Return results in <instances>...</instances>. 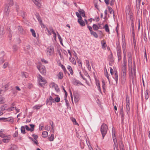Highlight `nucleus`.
Segmentation results:
<instances>
[{
    "instance_id": "obj_13",
    "label": "nucleus",
    "mask_w": 150,
    "mask_h": 150,
    "mask_svg": "<svg viewBox=\"0 0 150 150\" xmlns=\"http://www.w3.org/2000/svg\"><path fill=\"white\" fill-rule=\"evenodd\" d=\"M126 74H121V80L122 82H125L126 80Z\"/></svg>"
},
{
    "instance_id": "obj_21",
    "label": "nucleus",
    "mask_w": 150,
    "mask_h": 150,
    "mask_svg": "<svg viewBox=\"0 0 150 150\" xmlns=\"http://www.w3.org/2000/svg\"><path fill=\"white\" fill-rule=\"evenodd\" d=\"M7 30L8 31V37L10 38H11L12 36V32L10 29V28H8Z\"/></svg>"
},
{
    "instance_id": "obj_57",
    "label": "nucleus",
    "mask_w": 150,
    "mask_h": 150,
    "mask_svg": "<svg viewBox=\"0 0 150 150\" xmlns=\"http://www.w3.org/2000/svg\"><path fill=\"white\" fill-rule=\"evenodd\" d=\"M8 63L7 62H5L4 63V64L3 65V68L5 69L7 67L8 65Z\"/></svg>"
},
{
    "instance_id": "obj_62",
    "label": "nucleus",
    "mask_w": 150,
    "mask_h": 150,
    "mask_svg": "<svg viewBox=\"0 0 150 150\" xmlns=\"http://www.w3.org/2000/svg\"><path fill=\"white\" fill-rule=\"evenodd\" d=\"M102 45L103 48H105L106 46L105 42H104L103 43H102Z\"/></svg>"
},
{
    "instance_id": "obj_51",
    "label": "nucleus",
    "mask_w": 150,
    "mask_h": 150,
    "mask_svg": "<svg viewBox=\"0 0 150 150\" xmlns=\"http://www.w3.org/2000/svg\"><path fill=\"white\" fill-rule=\"evenodd\" d=\"M45 129L48 131L50 129V127L48 126V125H46L45 127Z\"/></svg>"
},
{
    "instance_id": "obj_63",
    "label": "nucleus",
    "mask_w": 150,
    "mask_h": 150,
    "mask_svg": "<svg viewBox=\"0 0 150 150\" xmlns=\"http://www.w3.org/2000/svg\"><path fill=\"white\" fill-rule=\"evenodd\" d=\"M25 128L26 130H27L28 131H29L31 132L30 129L28 127V125L25 126Z\"/></svg>"
},
{
    "instance_id": "obj_10",
    "label": "nucleus",
    "mask_w": 150,
    "mask_h": 150,
    "mask_svg": "<svg viewBox=\"0 0 150 150\" xmlns=\"http://www.w3.org/2000/svg\"><path fill=\"white\" fill-rule=\"evenodd\" d=\"M40 82H42V83H40V85L41 86H43L45 85L46 83V82L45 80H44L43 78L42 79H40L39 80Z\"/></svg>"
},
{
    "instance_id": "obj_29",
    "label": "nucleus",
    "mask_w": 150,
    "mask_h": 150,
    "mask_svg": "<svg viewBox=\"0 0 150 150\" xmlns=\"http://www.w3.org/2000/svg\"><path fill=\"white\" fill-rule=\"evenodd\" d=\"M42 106V105H36L33 107V108L36 110L39 109Z\"/></svg>"
},
{
    "instance_id": "obj_46",
    "label": "nucleus",
    "mask_w": 150,
    "mask_h": 150,
    "mask_svg": "<svg viewBox=\"0 0 150 150\" xmlns=\"http://www.w3.org/2000/svg\"><path fill=\"white\" fill-rule=\"evenodd\" d=\"M126 108H127V113L129 112L130 110V108L129 107V105L128 104H127L126 105Z\"/></svg>"
},
{
    "instance_id": "obj_54",
    "label": "nucleus",
    "mask_w": 150,
    "mask_h": 150,
    "mask_svg": "<svg viewBox=\"0 0 150 150\" xmlns=\"http://www.w3.org/2000/svg\"><path fill=\"white\" fill-rule=\"evenodd\" d=\"M11 136L10 135H5V137L3 139H7V138H9V139H10L11 138Z\"/></svg>"
},
{
    "instance_id": "obj_15",
    "label": "nucleus",
    "mask_w": 150,
    "mask_h": 150,
    "mask_svg": "<svg viewBox=\"0 0 150 150\" xmlns=\"http://www.w3.org/2000/svg\"><path fill=\"white\" fill-rule=\"evenodd\" d=\"M89 62L88 60H86V66L88 69V70L89 71H91V67L90 65L89 64Z\"/></svg>"
},
{
    "instance_id": "obj_24",
    "label": "nucleus",
    "mask_w": 150,
    "mask_h": 150,
    "mask_svg": "<svg viewBox=\"0 0 150 150\" xmlns=\"http://www.w3.org/2000/svg\"><path fill=\"white\" fill-rule=\"evenodd\" d=\"M47 102L50 103H54V99L52 96H50L48 101L47 102Z\"/></svg>"
},
{
    "instance_id": "obj_30",
    "label": "nucleus",
    "mask_w": 150,
    "mask_h": 150,
    "mask_svg": "<svg viewBox=\"0 0 150 150\" xmlns=\"http://www.w3.org/2000/svg\"><path fill=\"white\" fill-rule=\"evenodd\" d=\"M93 28L94 30H97L99 29V27L96 24H93Z\"/></svg>"
},
{
    "instance_id": "obj_64",
    "label": "nucleus",
    "mask_w": 150,
    "mask_h": 150,
    "mask_svg": "<svg viewBox=\"0 0 150 150\" xmlns=\"http://www.w3.org/2000/svg\"><path fill=\"white\" fill-rule=\"evenodd\" d=\"M3 100L4 98L3 97H0V103H4Z\"/></svg>"
},
{
    "instance_id": "obj_14",
    "label": "nucleus",
    "mask_w": 150,
    "mask_h": 150,
    "mask_svg": "<svg viewBox=\"0 0 150 150\" xmlns=\"http://www.w3.org/2000/svg\"><path fill=\"white\" fill-rule=\"evenodd\" d=\"M114 76V77L113 78L115 79L116 82V83L117 84V81L118 80V76L117 72V71H115Z\"/></svg>"
},
{
    "instance_id": "obj_20",
    "label": "nucleus",
    "mask_w": 150,
    "mask_h": 150,
    "mask_svg": "<svg viewBox=\"0 0 150 150\" xmlns=\"http://www.w3.org/2000/svg\"><path fill=\"white\" fill-rule=\"evenodd\" d=\"M34 3L38 6L40 7V4L39 2V0H32Z\"/></svg>"
},
{
    "instance_id": "obj_37",
    "label": "nucleus",
    "mask_w": 150,
    "mask_h": 150,
    "mask_svg": "<svg viewBox=\"0 0 150 150\" xmlns=\"http://www.w3.org/2000/svg\"><path fill=\"white\" fill-rule=\"evenodd\" d=\"M74 99L76 103L77 102L79 99V97L75 95H74Z\"/></svg>"
},
{
    "instance_id": "obj_58",
    "label": "nucleus",
    "mask_w": 150,
    "mask_h": 150,
    "mask_svg": "<svg viewBox=\"0 0 150 150\" xmlns=\"http://www.w3.org/2000/svg\"><path fill=\"white\" fill-rule=\"evenodd\" d=\"M115 1V0H110V4L111 6H112L114 3V2Z\"/></svg>"
},
{
    "instance_id": "obj_39",
    "label": "nucleus",
    "mask_w": 150,
    "mask_h": 150,
    "mask_svg": "<svg viewBox=\"0 0 150 150\" xmlns=\"http://www.w3.org/2000/svg\"><path fill=\"white\" fill-rule=\"evenodd\" d=\"M21 74L23 77H25L26 78L28 76V74L26 72H22Z\"/></svg>"
},
{
    "instance_id": "obj_23",
    "label": "nucleus",
    "mask_w": 150,
    "mask_h": 150,
    "mask_svg": "<svg viewBox=\"0 0 150 150\" xmlns=\"http://www.w3.org/2000/svg\"><path fill=\"white\" fill-rule=\"evenodd\" d=\"M70 119L74 125H79L78 123L77 122L75 118L71 117L70 118Z\"/></svg>"
},
{
    "instance_id": "obj_36",
    "label": "nucleus",
    "mask_w": 150,
    "mask_h": 150,
    "mask_svg": "<svg viewBox=\"0 0 150 150\" xmlns=\"http://www.w3.org/2000/svg\"><path fill=\"white\" fill-rule=\"evenodd\" d=\"M10 140V139L9 138L7 139H2L3 142L5 143H8Z\"/></svg>"
},
{
    "instance_id": "obj_1",
    "label": "nucleus",
    "mask_w": 150,
    "mask_h": 150,
    "mask_svg": "<svg viewBox=\"0 0 150 150\" xmlns=\"http://www.w3.org/2000/svg\"><path fill=\"white\" fill-rule=\"evenodd\" d=\"M8 2V4H6L4 10V12L5 15L7 16H8L10 12V8L9 6H12L13 4V0H7Z\"/></svg>"
},
{
    "instance_id": "obj_56",
    "label": "nucleus",
    "mask_w": 150,
    "mask_h": 150,
    "mask_svg": "<svg viewBox=\"0 0 150 150\" xmlns=\"http://www.w3.org/2000/svg\"><path fill=\"white\" fill-rule=\"evenodd\" d=\"M4 33L3 28H0V34L3 35Z\"/></svg>"
},
{
    "instance_id": "obj_32",
    "label": "nucleus",
    "mask_w": 150,
    "mask_h": 150,
    "mask_svg": "<svg viewBox=\"0 0 150 150\" xmlns=\"http://www.w3.org/2000/svg\"><path fill=\"white\" fill-rule=\"evenodd\" d=\"M91 35H93L95 38H98V35L95 32L92 31L91 33Z\"/></svg>"
},
{
    "instance_id": "obj_50",
    "label": "nucleus",
    "mask_w": 150,
    "mask_h": 150,
    "mask_svg": "<svg viewBox=\"0 0 150 150\" xmlns=\"http://www.w3.org/2000/svg\"><path fill=\"white\" fill-rule=\"evenodd\" d=\"M120 114H121V117L122 118L124 116L123 115V108H122L120 111Z\"/></svg>"
},
{
    "instance_id": "obj_49",
    "label": "nucleus",
    "mask_w": 150,
    "mask_h": 150,
    "mask_svg": "<svg viewBox=\"0 0 150 150\" xmlns=\"http://www.w3.org/2000/svg\"><path fill=\"white\" fill-rule=\"evenodd\" d=\"M21 16H22L23 18L24 19L25 17V13L23 11H21Z\"/></svg>"
},
{
    "instance_id": "obj_3",
    "label": "nucleus",
    "mask_w": 150,
    "mask_h": 150,
    "mask_svg": "<svg viewBox=\"0 0 150 150\" xmlns=\"http://www.w3.org/2000/svg\"><path fill=\"white\" fill-rule=\"evenodd\" d=\"M112 137L113 141L115 144V146L117 150H119L118 149V145L117 140V139L115 136V134L114 131H113V129H112Z\"/></svg>"
},
{
    "instance_id": "obj_28",
    "label": "nucleus",
    "mask_w": 150,
    "mask_h": 150,
    "mask_svg": "<svg viewBox=\"0 0 150 150\" xmlns=\"http://www.w3.org/2000/svg\"><path fill=\"white\" fill-rule=\"evenodd\" d=\"M74 84L75 85H78V84H79L80 85H81L83 86V84H82L78 80H75L74 82Z\"/></svg>"
},
{
    "instance_id": "obj_27",
    "label": "nucleus",
    "mask_w": 150,
    "mask_h": 150,
    "mask_svg": "<svg viewBox=\"0 0 150 150\" xmlns=\"http://www.w3.org/2000/svg\"><path fill=\"white\" fill-rule=\"evenodd\" d=\"M126 102L127 103H129L130 102L131 98L127 95H126Z\"/></svg>"
},
{
    "instance_id": "obj_60",
    "label": "nucleus",
    "mask_w": 150,
    "mask_h": 150,
    "mask_svg": "<svg viewBox=\"0 0 150 150\" xmlns=\"http://www.w3.org/2000/svg\"><path fill=\"white\" fill-rule=\"evenodd\" d=\"M32 136L34 137L35 140L37 139L38 137V136L37 135H35L34 134H33Z\"/></svg>"
},
{
    "instance_id": "obj_12",
    "label": "nucleus",
    "mask_w": 150,
    "mask_h": 150,
    "mask_svg": "<svg viewBox=\"0 0 150 150\" xmlns=\"http://www.w3.org/2000/svg\"><path fill=\"white\" fill-rule=\"evenodd\" d=\"M8 119L9 121H12L13 120V118H11V117H9L8 118H4V117L0 118V120H2L3 121H4V122H6V121H7V119Z\"/></svg>"
},
{
    "instance_id": "obj_34",
    "label": "nucleus",
    "mask_w": 150,
    "mask_h": 150,
    "mask_svg": "<svg viewBox=\"0 0 150 150\" xmlns=\"http://www.w3.org/2000/svg\"><path fill=\"white\" fill-rule=\"evenodd\" d=\"M131 27H132V34L134 35V24L133 23H132L131 24Z\"/></svg>"
},
{
    "instance_id": "obj_11",
    "label": "nucleus",
    "mask_w": 150,
    "mask_h": 150,
    "mask_svg": "<svg viewBox=\"0 0 150 150\" xmlns=\"http://www.w3.org/2000/svg\"><path fill=\"white\" fill-rule=\"evenodd\" d=\"M122 48L123 53H125L126 49V45L125 42H122Z\"/></svg>"
},
{
    "instance_id": "obj_4",
    "label": "nucleus",
    "mask_w": 150,
    "mask_h": 150,
    "mask_svg": "<svg viewBox=\"0 0 150 150\" xmlns=\"http://www.w3.org/2000/svg\"><path fill=\"white\" fill-rule=\"evenodd\" d=\"M47 54L51 55L53 54L54 52V48L53 47H48L47 49Z\"/></svg>"
},
{
    "instance_id": "obj_19",
    "label": "nucleus",
    "mask_w": 150,
    "mask_h": 150,
    "mask_svg": "<svg viewBox=\"0 0 150 150\" xmlns=\"http://www.w3.org/2000/svg\"><path fill=\"white\" fill-rule=\"evenodd\" d=\"M104 28H105V31L107 32H108L109 33H110V30L108 27V25L107 24H106L105 25V26L104 27Z\"/></svg>"
},
{
    "instance_id": "obj_31",
    "label": "nucleus",
    "mask_w": 150,
    "mask_h": 150,
    "mask_svg": "<svg viewBox=\"0 0 150 150\" xmlns=\"http://www.w3.org/2000/svg\"><path fill=\"white\" fill-rule=\"evenodd\" d=\"M30 32H31V33H32V35L34 37H36V33H35V30H33V29H30Z\"/></svg>"
},
{
    "instance_id": "obj_8",
    "label": "nucleus",
    "mask_w": 150,
    "mask_h": 150,
    "mask_svg": "<svg viewBox=\"0 0 150 150\" xmlns=\"http://www.w3.org/2000/svg\"><path fill=\"white\" fill-rule=\"evenodd\" d=\"M35 15L37 19L39 22L40 24H42V21L39 14L38 13H36Z\"/></svg>"
},
{
    "instance_id": "obj_61",
    "label": "nucleus",
    "mask_w": 150,
    "mask_h": 150,
    "mask_svg": "<svg viewBox=\"0 0 150 150\" xmlns=\"http://www.w3.org/2000/svg\"><path fill=\"white\" fill-rule=\"evenodd\" d=\"M55 90L56 91L58 92L59 91V88H58L57 85L56 86L54 87Z\"/></svg>"
},
{
    "instance_id": "obj_42",
    "label": "nucleus",
    "mask_w": 150,
    "mask_h": 150,
    "mask_svg": "<svg viewBox=\"0 0 150 150\" xmlns=\"http://www.w3.org/2000/svg\"><path fill=\"white\" fill-rule=\"evenodd\" d=\"M57 33V36L58 38V39L60 42V43L62 45V39L61 38V37L60 36V35L58 33V32Z\"/></svg>"
},
{
    "instance_id": "obj_5",
    "label": "nucleus",
    "mask_w": 150,
    "mask_h": 150,
    "mask_svg": "<svg viewBox=\"0 0 150 150\" xmlns=\"http://www.w3.org/2000/svg\"><path fill=\"white\" fill-rule=\"evenodd\" d=\"M40 73L43 74L45 75L46 72V70L45 67L41 66L38 68Z\"/></svg>"
},
{
    "instance_id": "obj_55",
    "label": "nucleus",
    "mask_w": 150,
    "mask_h": 150,
    "mask_svg": "<svg viewBox=\"0 0 150 150\" xmlns=\"http://www.w3.org/2000/svg\"><path fill=\"white\" fill-rule=\"evenodd\" d=\"M14 109H15V107H10L8 109V110L9 111H11L13 110H14Z\"/></svg>"
},
{
    "instance_id": "obj_6",
    "label": "nucleus",
    "mask_w": 150,
    "mask_h": 150,
    "mask_svg": "<svg viewBox=\"0 0 150 150\" xmlns=\"http://www.w3.org/2000/svg\"><path fill=\"white\" fill-rule=\"evenodd\" d=\"M119 145L120 150H125L123 143L122 141H120L119 142Z\"/></svg>"
},
{
    "instance_id": "obj_38",
    "label": "nucleus",
    "mask_w": 150,
    "mask_h": 150,
    "mask_svg": "<svg viewBox=\"0 0 150 150\" xmlns=\"http://www.w3.org/2000/svg\"><path fill=\"white\" fill-rule=\"evenodd\" d=\"M54 135L53 134H51V136L48 139L50 141H52L54 140Z\"/></svg>"
},
{
    "instance_id": "obj_59",
    "label": "nucleus",
    "mask_w": 150,
    "mask_h": 150,
    "mask_svg": "<svg viewBox=\"0 0 150 150\" xmlns=\"http://www.w3.org/2000/svg\"><path fill=\"white\" fill-rule=\"evenodd\" d=\"M18 133L17 131H16L13 134V137H16L18 136Z\"/></svg>"
},
{
    "instance_id": "obj_47",
    "label": "nucleus",
    "mask_w": 150,
    "mask_h": 150,
    "mask_svg": "<svg viewBox=\"0 0 150 150\" xmlns=\"http://www.w3.org/2000/svg\"><path fill=\"white\" fill-rule=\"evenodd\" d=\"M29 125L31 127V128H30V129L31 130V132H32L34 130V127H35V125H34L33 124H30Z\"/></svg>"
},
{
    "instance_id": "obj_44",
    "label": "nucleus",
    "mask_w": 150,
    "mask_h": 150,
    "mask_svg": "<svg viewBox=\"0 0 150 150\" xmlns=\"http://www.w3.org/2000/svg\"><path fill=\"white\" fill-rule=\"evenodd\" d=\"M124 56L123 58V63L124 64H126V54L125 53H124Z\"/></svg>"
},
{
    "instance_id": "obj_43",
    "label": "nucleus",
    "mask_w": 150,
    "mask_h": 150,
    "mask_svg": "<svg viewBox=\"0 0 150 150\" xmlns=\"http://www.w3.org/2000/svg\"><path fill=\"white\" fill-rule=\"evenodd\" d=\"M109 11H110V13L111 14H113L114 15V12L112 10V8L111 7L108 8Z\"/></svg>"
},
{
    "instance_id": "obj_33",
    "label": "nucleus",
    "mask_w": 150,
    "mask_h": 150,
    "mask_svg": "<svg viewBox=\"0 0 150 150\" xmlns=\"http://www.w3.org/2000/svg\"><path fill=\"white\" fill-rule=\"evenodd\" d=\"M21 133L23 134L25 133V128L24 126H22L21 128Z\"/></svg>"
},
{
    "instance_id": "obj_48",
    "label": "nucleus",
    "mask_w": 150,
    "mask_h": 150,
    "mask_svg": "<svg viewBox=\"0 0 150 150\" xmlns=\"http://www.w3.org/2000/svg\"><path fill=\"white\" fill-rule=\"evenodd\" d=\"M144 59H145H145L146 60V62H147V55L146 54V51L145 49V52H144Z\"/></svg>"
},
{
    "instance_id": "obj_35",
    "label": "nucleus",
    "mask_w": 150,
    "mask_h": 150,
    "mask_svg": "<svg viewBox=\"0 0 150 150\" xmlns=\"http://www.w3.org/2000/svg\"><path fill=\"white\" fill-rule=\"evenodd\" d=\"M78 22L81 26H84L85 25V23L83 20L81 21Z\"/></svg>"
},
{
    "instance_id": "obj_40",
    "label": "nucleus",
    "mask_w": 150,
    "mask_h": 150,
    "mask_svg": "<svg viewBox=\"0 0 150 150\" xmlns=\"http://www.w3.org/2000/svg\"><path fill=\"white\" fill-rule=\"evenodd\" d=\"M60 101V98H59L58 97H56L54 99V103L55 102L58 103Z\"/></svg>"
},
{
    "instance_id": "obj_2",
    "label": "nucleus",
    "mask_w": 150,
    "mask_h": 150,
    "mask_svg": "<svg viewBox=\"0 0 150 150\" xmlns=\"http://www.w3.org/2000/svg\"><path fill=\"white\" fill-rule=\"evenodd\" d=\"M108 129L107 125L104 123H103L101 125L100 131L102 136L103 139L106 135Z\"/></svg>"
},
{
    "instance_id": "obj_45",
    "label": "nucleus",
    "mask_w": 150,
    "mask_h": 150,
    "mask_svg": "<svg viewBox=\"0 0 150 150\" xmlns=\"http://www.w3.org/2000/svg\"><path fill=\"white\" fill-rule=\"evenodd\" d=\"M122 71H126V64H124L122 68Z\"/></svg>"
},
{
    "instance_id": "obj_7",
    "label": "nucleus",
    "mask_w": 150,
    "mask_h": 150,
    "mask_svg": "<svg viewBox=\"0 0 150 150\" xmlns=\"http://www.w3.org/2000/svg\"><path fill=\"white\" fill-rule=\"evenodd\" d=\"M118 61L119 62L121 60L122 58L121 55L122 54L121 51H117Z\"/></svg>"
},
{
    "instance_id": "obj_41",
    "label": "nucleus",
    "mask_w": 150,
    "mask_h": 150,
    "mask_svg": "<svg viewBox=\"0 0 150 150\" xmlns=\"http://www.w3.org/2000/svg\"><path fill=\"white\" fill-rule=\"evenodd\" d=\"M145 98L146 99H148L149 98L148 90L146 91Z\"/></svg>"
},
{
    "instance_id": "obj_26",
    "label": "nucleus",
    "mask_w": 150,
    "mask_h": 150,
    "mask_svg": "<svg viewBox=\"0 0 150 150\" xmlns=\"http://www.w3.org/2000/svg\"><path fill=\"white\" fill-rule=\"evenodd\" d=\"M104 71H105V74H104L106 76V77L108 79V80L109 81V77L108 73L107 72V69L106 68H105Z\"/></svg>"
},
{
    "instance_id": "obj_18",
    "label": "nucleus",
    "mask_w": 150,
    "mask_h": 150,
    "mask_svg": "<svg viewBox=\"0 0 150 150\" xmlns=\"http://www.w3.org/2000/svg\"><path fill=\"white\" fill-rule=\"evenodd\" d=\"M69 60L74 65L76 64V62L74 58H71V57H70Z\"/></svg>"
},
{
    "instance_id": "obj_25",
    "label": "nucleus",
    "mask_w": 150,
    "mask_h": 150,
    "mask_svg": "<svg viewBox=\"0 0 150 150\" xmlns=\"http://www.w3.org/2000/svg\"><path fill=\"white\" fill-rule=\"evenodd\" d=\"M18 29L19 31V32L23 34V28H22V27L21 26H19L18 27Z\"/></svg>"
},
{
    "instance_id": "obj_16",
    "label": "nucleus",
    "mask_w": 150,
    "mask_h": 150,
    "mask_svg": "<svg viewBox=\"0 0 150 150\" xmlns=\"http://www.w3.org/2000/svg\"><path fill=\"white\" fill-rule=\"evenodd\" d=\"M117 51L121 50L120 42L119 41L116 42Z\"/></svg>"
},
{
    "instance_id": "obj_9",
    "label": "nucleus",
    "mask_w": 150,
    "mask_h": 150,
    "mask_svg": "<svg viewBox=\"0 0 150 150\" xmlns=\"http://www.w3.org/2000/svg\"><path fill=\"white\" fill-rule=\"evenodd\" d=\"M78 11L80 14L83 17H86V16L85 13V11L83 10L80 8L79 9Z\"/></svg>"
},
{
    "instance_id": "obj_53",
    "label": "nucleus",
    "mask_w": 150,
    "mask_h": 150,
    "mask_svg": "<svg viewBox=\"0 0 150 150\" xmlns=\"http://www.w3.org/2000/svg\"><path fill=\"white\" fill-rule=\"evenodd\" d=\"M77 62L79 63V66H81V67H82V63L81 60L80 59H79L77 61Z\"/></svg>"
},
{
    "instance_id": "obj_52",
    "label": "nucleus",
    "mask_w": 150,
    "mask_h": 150,
    "mask_svg": "<svg viewBox=\"0 0 150 150\" xmlns=\"http://www.w3.org/2000/svg\"><path fill=\"white\" fill-rule=\"evenodd\" d=\"M122 42H125V35L124 34L122 35Z\"/></svg>"
},
{
    "instance_id": "obj_22",
    "label": "nucleus",
    "mask_w": 150,
    "mask_h": 150,
    "mask_svg": "<svg viewBox=\"0 0 150 150\" xmlns=\"http://www.w3.org/2000/svg\"><path fill=\"white\" fill-rule=\"evenodd\" d=\"M42 136L43 138H46L48 136V132L46 131H44L42 132Z\"/></svg>"
},
{
    "instance_id": "obj_17",
    "label": "nucleus",
    "mask_w": 150,
    "mask_h": 150,
    "mask_svg": "<svg viewBox=\"0 0 150 150\" xmlns=\"http://www.w3.org/2000/svg\"><path fill=\"white\" fill-rule=\"evenodd\" d=\"M58 78L59 79H62L63 77V74L62 72L60 71L59 72L58 74L57 75Z\"/></svg>"
}]
</instances>
